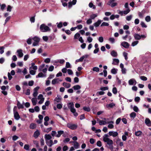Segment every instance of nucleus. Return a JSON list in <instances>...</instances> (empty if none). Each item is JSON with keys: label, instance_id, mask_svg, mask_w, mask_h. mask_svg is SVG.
Listing matches in <instances>:
<instances>
[{"label": "nucleus", "instance_id": "1", "mask_svg": "<svg viewBox=\"0 0 151 151\" xmlns=\"http://www.w3.org/2000/svg\"><path fill=\"white\" fill-rule=\"evenodd\" d=\"M40 29L42 32H45L47 31H50V29L45 24H42L40 27Z\"/></svg>", "mask_w": 151, "mask_h": 151}, {"label": "nucleus", "instance_id": "2", "mask_svg": "<svg viewBox=\"0 0 151 151\" xmlns=\"http://www.w3.org/2000/svg\"><path fill=\"white\" fill-rule=\"evenodd\" d=\"M67 127L73 130L75 129L77 127V125L70 123H68L67 124Z\"/></svg>", "mask_w": 151, "mask_h": 151}, {"label": "nucleus", "instance_id": "3", "mask_svg": "<svg viewBox=\"0 0 151 151\" xmlns=\"http://www.w3.org/2000/svg\"><path fill=\"white\" fill-rule=\"evenodd\" d=\"M68 108L70 109V111L73 110V109H75L74 108V105L73 102H70L67 104Z\"/></svg>", "mask_w": 151, "mask_h": 151}, {"label": "nucleus", "instance_id": "4", "mask_svg": "<svg viewBox=\"0 0 151 151\" xmlns=\"http://www.w3.org/2000/svg\"><path fill=\"white\" fill-rule=\"evenodd\" d=\"M121 45L126 48H128L129 47V45L127 42H123L121 43Z\"/></svg>", "mask_w": 151, "mask_h": 151}, {"label": "nucleus", "instance_id": "5", "mask_svg": "<svg viewBox=\"0 0 151 151\" xmlns=\"http://www.w3.org/2000/svg\"><path fill=\"white\" fill-rule=\"evenodd\" d=\"M130 10L129 9H128L127 10L124 11H119V14H120L121 16H122L123 14H124L125 15H126L130 12Z\"/></svg>", "mask_w": 151, "mask_h": 151}, {"label": "nucleus", "instance_id": "6", "mask_svg": "<svg viewBox=\"0 0 151 151\" xmlns=\"http://www.w3.org/2000/svg\"><path fill=\"white\" fill-rule=\"evenodd\" d=\"M103 140L105 142H106L107 144L109 143V144H111L112 142V140L108 138H105L103 137Z\"/></svg>", "mask_w": 151, "mask_h": 151}, {"label": "nucleus", "instance_id": "7", "mask_svg": "<svg viewBox=\"0 0 151 151\" xmlns=\"http://www.w3.org/2000/svg\"><path fill=\"white\" fill-rule=\"evenodd\" d=\"M145 122L147 126L148 127L151 126V121L149 118H146L145 119Z\"/></svg>", "mask_w": 151, "mask_h": 151}, {"label": "nucleus", "instance_id": "8", "mask_svg": "<svg viewBox=\"0 0 151 151\" xmlns=\"http://www.w3.org/2000/svg\"><path fill=\"white\" fill-rule=\"evenodd\" d=\"M22 50L21 49H19L17 50V52L18 54V56L19 58H21L23 57V54L22 52Z\"/></svg>", "mask_w": 151, "mask_h": 151}, {"label": "nucleus", "instance_id": "9", "mask_svg": "<svg viewBox=\"0 0 151 151\" xmlns=\"http://www.w3.org/2000/svg\"><path fill=\"white\" fill-rule=\"evenodd\" d=\"M14 118L17 120H18L20 118V116L17 111L14 112Z\"/></svg>", "mask_w": 151, "mask_h": 151}, {"label": "nucleus", "instance_id": "10", "mask_svg": "<svg viewBox=\"0 0 151 151\" xmlns=\"http://www.w3.org/2000/svg\"><path fill=\"white\" fill-rule=\"evenodd\" d=\"M134 36L135 40H139L141 38L142 35H140L138 34L135 33L134 34Z\"/></svg>", "mask_w": 151, "mask_h": 151}, {"label": "nucleus", "instance_id": "11", "mask_svg": "<svg viewBox=\"0 0 151 151\" xmlns=\"http://www.w3.org/2000/svg\"><path fill=\"white\" fill-rule=\"evenodd\" d=\"M17 106L19 109H24V106L23 105L21 104L17 100Z\"/></svg>", "mask_w": 151, "mask_h": 151}, {"label": "nucleus", "instance_id": "12", "mask_svg": "<svg viewBox=\"0 0 151 151\" xmlns=\"http://www.w3.org/2000/svg\"><path fill=\"white\" fill-rule=\"evenodd\" d=\"M102 21V20H98L96 22L93 24L94 26L96 27H98Z\"/></svg>", "mask_w": 151, "mask_h": 151}, {"label": "nucleus", "instance_id": "13", "mask_svg": "<svg viewBox=\"0 0 151 151\" xmlns=\"http://www.w3.org/2000/svg\"><path fill=\"white\" fill-rule=\"evenodd\" d=\"M119 63V60L118 59H113V62L112 64L114 65H118Z\"/></svg>", "mask_w": 151, "mask_h": 151}, {"label": "nucleus", "instance_id": "14", "mask_svg": "<svg viewBox=\"0 0 151 151\" xmlns=\"http://www.w3.org/2000/svg\"><path fill=\"white\" fill-rule=\"evenodd\" d=\"M46 144L50 147H51L53 144V142L52 140H50L49 141H46Z\"/></svg>", "mask_w": 151, "mask_h": 151}, {"label": "nucleus", "instance_id": "15", "mask_svg": "<svg viewBox=\"0 0 151 151\" xmlns=\"http://www.w3.org/2000/svg\"><path fill=\"white\" fill-rule=\"evenodd\" d=\"M98 120H99V124L100 125H105L107 123V122L105 121H103V120H101L99 119H98Z\"/></svg>", "mask_w": 151, "mask_h": 151}, {"label": "nucleus", "instance_id": "16", "mask_svg": "<svg viewBox=\"0 0 151 151\" xmlns=\"http://www.w3.org/2000/svg\"><path fill=\"white\" fill-rule=\"evenodd\" d=\"M40 135V132L38 130H37L35 131L34 134V136L35 138H37L38 136Z\"/></svg>", "mask_w": 151, "mask_h": 151}, {"label": "nucleus", "instance_id": "17", "mask_svg": "<svg viewBox=\"0 0 151 151\" xmlns=\"http://www.w3.org/2000/svg\"><path fill=\"white\" fill-rule=\"evenodd\" d=\"M63 85L64 86L67 88H70L71 86L70 84L69 83H67L65 82H63Z\"/></svg>", "mask_w": 151, "mask_h": 151}, {"label": "nucleus", "instance_id": "18", "mask_svg": "<svg viewBox=\"0 0 151 151\" xmlns=\"http://www.w3.org/2000/svg\"><path fill=\"white\" fill-rule=\"evenodd\" d=\"M111 55L114 57H116L117 56V53L114 50H112L111 52Z\"/></svg>", "mask_w": 151, "mask_h": 151}, {"label": "nucleus", "instance_id": "19", "mask_svg": "<svg viewBox=\"0 0 151 151\" xmlns=\"http://www.w3.org/2000/svg\"><path fill=\"white\" fill-rule=\"evenodd\" d=\"M45 137L46 141H47V140L50 139L52 138V137L50 134H45Z\"/></svg>", "mask_w": 151, "mask_h": 151}, {"label": "nucleus", "instance_id": "20", "mask_svg": "<svg viewBox=\"0 0 151 151\" xmlns=\"http://www.w3.org/2000/svg\"><path fill=\"white\" fill-rule=\"evenodd\" d=\"M58 78H55L53 79L52 81V84L53 85H55L56 83H58Z\"/></svg>", "mask_w": 151, "mask_h": 151}, {"label": "nucleus", "instance_id": "21", "mask_svg": "<svg viewBox=\"0 0 151 151\" xmlns=\"http://www.w3.org/2000/svg\"><path fill=\"white\" fill-rule=\"evenodd\" d=\"M134 83H136V81L134 79H130L129 81V83L130 85H133Z\"/></svg>", "mask_w": 151, "mask_h": 151}, {"label": "nucleus", "instance_id": "22", "mask_svg": "<svg viewBox=\"0 0 151 151\" xmlns=\"http://www.w3.org/2000/svg\"><path fill=\"white\" fill-rule=\"evenodd\" d=\"M73 142L74 143V147L76 149H77L79 147V143L76 141H73Z\"/></svg>", "mask_w": 151, "mask_h": 151}, {"label": "nucleus", "instance_id": "23", "mask_svg": "<svg viewBox=\"0 0 151 151\" xmlns=\"http://www.w3.org/2000/svg\"><path fill=\"white\" fill-rule=\"evenodd\" d=\"M81 88V86L78 85H75L73 87V88L74 90H78L80 89Z\"/></svg>", "mask_w": 151, "mask_h": 151}, {"label": "nucleus", "instance_id": "24", "mask_svg": "<svg viewBox=\"0 0 151 151\" xmlns=\"http://www.w3.org/2000/svg\"><path fill=\"white\" fill-rule=\"evenodd\" d=\"M64 131L63 130L58 131V134H57L56 136L57 137H59L60 136L61 134L64 133Z\"/></svg>", "mask_w": 151, "mask_h": 151}, {"label": "nucleus", "instance_id": "25", "mask_svg": "<svg viewBox=\"0 0 151 151\" xmlns=\"http://www.w3.org/2000/svg\"><path fill=\"white\" fill-rule=\"evenodd\" d=\"M117 69L113 68L111 70V73L113 74H115L117 73Z\"/></svg>", "mask_w": 151, "mask_h": 151}, {"label": "nucleus", "instance_id": "26", "mask_svg": "<svg viewBox=\"0 0 151 151\" xmlns=\"http://www.w3.org/2000/svg\"><path fill=\"white\" fill-rule=\"evenodd\" d=\"M32 39L35 41V42L38 43H39V42L40 41V38L36 36H35L34 37H33L32 38Z\"/></svg>", "mask_w": 151, "mask_h": 151}, {"label": "nucleus", "instance_id": "27", "mask_svg": "<svg viewBox=\"0 0 151 151\" xmlns=\"http://www.w3.org/2000/svg\"><path fill=\"white\" fill-rule=\"evenodd\" d=\"M31 100L33 105L34 106L35 105L37 104V99L35 98H33Z\"/></svg>", "mask_w": 151, "mask_h": 151}, {"label": "nucleus", "instance_id": "28", "mask_svg": "<svg viewBox=\"0 0 151 151\" xmlns=\"http://www.w3.org/2000/svg\"><path fill=\"white\" fill-rule=\"evenodd\" d=\"M36 127V124L35 123H31L30 125L29 128L30 129H34Z\"/></svg>", "mask_w": 151, "mask_h": 151}, {"label": "nucleus", "instance_id": "29", "mask_svg": "<svg viewBox=\"0 0 151 151\" xmlns=\"http://www.w3.org/2000/svg\"><path fill=\"white\" fill-rule=\"evenodd\" d=\"M135 134L136 136H141L142 135V132L140 131H138L135 132Z\"/></svg>", "mask_w": 151, "mask_h": 151}, {"label": "nucleus", "instance_id": "30", "mask_svg": "<svg viewBox=\"0 0 151 151\" xmlns=\"http://www.w3.org/2000/svg\"><path fill=\"white\" fill-rule=\"evenodd\" d=\"M83 109L84 111L87 112H89L91 110V109L89 107L84 106L83 107Z\"/></svg>", "mask_w": 151, "mask_h": 151}, {"label": "nucleus", "instance_id": "31", "mask_svg": "<svg viewBox=\"0 0 151 151\" xmlns=\"http://www.w3.org/2000/svg\"><path fill=\"white\" fill-rule=\"evenodd\" d=\"M80 35L78 32L74 36V39H78L80 37Z\"/></svg>", "mask_w": 151, "mask_h": 151}, {"label": "nucleus", "instance_id": "32", "mask_svg": "<svg viewBox=\"0 0 151 151\" xmlns=\"http://www.w3.org/2000/svg\"><path fill=\"white\" fill-rule=\"evenodd\" d=\"M13 8V7L9 5L7 6V11L9 12H11L12 11V9Z\"/></svg>", "mask_w": 151, "mask_h": 151}, {"label": "nucleus", "instance_id": "33", "mask_svg": "<svg viewBox=\"0 0 151 151\" xmlns=\"http://www.w3.org/2000/svg\"><path fill=\"white\" fill-rule=\"evenodd\" d=\"M45 66V64H44L40 65L38 68L39 71L40 72L42 71V69Z\"/></svg>", "mask_w": 151, "mask_h": 151}, {"label": "nucleus", "instance_id": "34", "mask_svg": "<svg viewBox=\"0 0 151 151\" xmlns=\"http://www.w3.org/2000/svg\"><path fill=\"white\" fill-rule=\"evenodd\" d=\"M105 93V92L103 91H101L98 92L96 93V95L98 96L99 95H104Z\"/></svg>", "mask_w": 151, "mask_h": 151}, {"label": "nucleus", "instance_id": "35", "mask_svg": "<svg viewBox=\"0 0 151 151\" xmlns=\"http://www.w3.org/2000/svg\"><path fill=\"white\" fill-rule=\"evenodd\" d=\"M73 114L75 116H78V114L76 112V109H73V110L71 111Z\"/></svg>", "mask_w": 151, "mask_h": 151}, {"label": "nucleus", "instance_id": "36", "mask_svg": "<svg viewBox=\"0 0 151 151\" xmlns=\"http://www.w3.org/2000/svg\"><path fill=\"white\" fill-rule=\"evenodd\" d=\"M112 91L113 93L114 94H116L117 92L116 88L115 87L113 88Z\"/></svg>", "mask_w": 151, "mask_h": 151}, {"label": "nucleus", "instance_id": "37", "mask_svg": "<svg viewBox=\"0 0 151 151\" xmlns=\"http://www.w3.org/2000/svg\"><path fill=\"white\" fill-rule=\"evenodd\" d=\"M109 89V87L108 86L105 87H101L100 88V89L102 91H104L108 90Z\"/></svg>", "mask_w": 151, "mask_h": 151}, {"label": "nucleus", "instance_id": "38", "mask_svg": "<svg viewBox=\"0 0 151 151\" xmlns=\"http://www.w3.org/2000/svg\"><path fill=\"white\" fill-rule=\"evenodd\" d=\"M56 24H57V27L58 28H60L63 27V23L62 22H60L59 23L57 22Z\"/></svg>", "mask_w": 151, "mask_h": 151}, {"label": "nucleus", "instance_id": "39", "mask_svg": "<svg viewBox=\"0 0 151 151\" xmlns=\"http://www.w3.org/2000/svg\"><path fill=\"white\" fill-rule=\"evenodd\" d=\"M4 47L3 46H0V53L1 54H3L4 52Z\"/></svg>", "mask_w": 151, "mask_h": 151}, {"label": "nucleus", "instance_id": "40", "mask_svg": "<svg viewBox=\"0 0 151 151\" xmlns=\"http://www.w3.org/2000/svg\"><path fill=\"white\" fill-rule=\"evenodd\" d=\"M127 55V53L126 52H123V55L124 57L125 60H127L128 59Z\"/></svg>", "mask_w": 151, "mask_h": 151}, {"label": "nucleus", "instance_id": "41", "mask_svg": "<svg viewBox=\"0 0 151 151\" xmlns=\"http://www.w3.org/2000/svg\"><path fill=\"white\" fill-rule=\"evenodd\" d=\"M43 74L42 72L40 73L37 75L36 76V78L43 77Z\"/></svg>", "mask_w": 151, "mask_h": 151}, {"label": "nucleus", "instance_id": "42", "mask_svg": "<svg viewBox=\"0 0 151 151\" xmlns=\"http://www.w3.org/2000/svg\"><path fill=\"white\" fill-rule=\"evenodd\" d=\"M130 117L134 118L136 116V114L134 112H132L130 114Z\"/></svg>", "mask_w": 151, "mask_h": 151}, {"label": "nucleus", "instance_id": "43", "mask_svg": "<svg viewBox=\"0 0 151 151\" xmlns=\"http://www.w3.org/2000/svg\"><path fill=\"white\" fill-rule=\"evenodd\" d=\"M35 15L34 16H33L32 17H31L30 18V21L32 22H35Z\"/></svg>", "mask_w": 151, "mask_h": 151}, {"label": "nucleus", "instance_id": "44", "mask_svg": "<svg viewBox=\"0 0 151 151\" xmlns=\"http://www.w3.org/2000/svg\"><path fill=\"white\" fill-rule=\"evenodd\" d=\"M65 68H71V66L70 64L68 62L66 63Z\"/></svg>", "mask_w": 151, "mask_h": 151}, {"label": "nucleus", "instance_id": "45", "mask_svg": "<svg viewBox=\"0 0 151 151\" xmlns=\"http://www.w3.org/2000/svg\"><path fill=\"white\" fill-rule=\"evenodd\" d=\"M109 25V24L108 23L106 22H103L101 25V26L102 27L103 26H108Z\"/></svg>", "mask_w": 151, "mask_h": 151}, {"label": "nucleus", "instance_id": "46", "mask_svg": "<svg viewBox=\"0 0 151 151\" xmlns=\"http://www.w3.org/2000/svg\"><path fill=\"white\" fill-rule=\"evenodd\" d=\"M93 71H96V72H98L99 71V69L98 67H94L93 68Z\"/></svg>", "mask_w": 151, "mask_h": 151}, {"label": "nucleus", "instance_id": "47", "mask_svg": "<svg viewBox=\"0 0 151 151\" xmlns=\"http://www.w3.org/2000/svg\"><path fill=\"white\" fill-rule=\"evenodd\" d=\"M113 141H112V143L111 144H109V143H108V145L109 146V148L111 150H113Z\"/></svg>", "mask_w": 151, "mask_h": 151}, {"label": "nucleus", "instance_id": "48", "mask_svg": "<svg viewBox=\"0 0 151 151\" xmlns=\"http://www.w3.org/2000/svg\"><path fill=\"white\" fill-rule=\"evenodd\" d=\"M40 110V108L38 106H36L34 107V110L37 112H39Z\"/></svg>", "mask_w": 151, "mask_h": 151}, {"label": "nucleus", "instance_id": "49", "mask_svg": "<svg viewBox=\"0 0 151 151\" xmlns=\"http://www.w3.org/2000/svg\"><path fill=\"white\" fill-rule=\"evenodd\" d=\"M97 15L95 14H93L90 16V17L91 19H94L95 17H97Z\"/></svg>", "mask_w": 151, "mask_h": 151}, {"label": "nucleus", "instance_id": "50", "mask_svg": "<svg viewBox=\"0 0 151 151\" xmlns=\"http://www.w3.org/2000/svg\"><path fill=\"white\" fill-rule=\"evenodd\" d=\"M34 143L36 145V147L37 148H39V145L38 142L36 140L34 141Z\"/></svg>", "mask_w": 151, "mask_h": 151}, {"label": "nucleus", "instance_id": "51", "mask_svg": "<svg viewBox=\"0 0 151 151\" xmlns=\"http://www.w3.org/2000/svg\"><path fill=\"white\" fill-rule=\"evenodd\" d=\"M54 69V66L53 65H51L49 68L48 70L50 71H52Z\"/></svg>", "mask_w": 151, "mask_h": 151}, {"label": "nucleus", "instance_id": "52", "mask_svg": "<svg viewBox=\"0 0 151 151\" xmlns=\"http://www.w3.org/2000/svg\"><path fill=\"white\" fill-rule=\"evenodd\" d=\"M145 20L147 22H149L151 20L150 17V16H147L145 19Z\"/></svg>", "mask_w": 151, "mask_h": 151}, {"label": "nucleus", "instance_id": "53", "mask_svg": "<svg viewBox=\"0 0 151 151\" xmlns=\"http://www.w3.org/2000/svg\"><path fill=\"white\" fill-rule=\"evenodd\" d=\"M140 100V98L139 97H136L134 99V101L136 102H138Z\"/></svg>", "mask_w": 151, "mask_h": 151}, {"label": "nucleus", "instance_id": "54", "mask_svg": "<svg viewBox=\"0 0 151 151\" xmlns=\"http://www.w3.org/2000/svg\"><path fill=\"white\" fill-rule=\"evenodd\" d=\"M61 99L59 97H56L54 100V101H56L57 102H60L61 101Z\"/></svg>", "mask_w": 151, "mask_h": 151}, {"label": "nucleus", "instance_id": "55", "mask_svg": "<svg viewBox=\"0 0 151 151\" xmlns=\"http://www.w3.org/2000/svg\"><path fill=\"white\" fill-rule=\"evenodd\" d=\"M133 109L134 111L136 112H137L139 111L138 108L135 106H134Z\"/></svg>", "mask_w": 151, "mask_h": 151}, {"label": "nucleus", "instance_id": "56", "mask_svg": "<svg viewBox=\"0 0 151 151\" xmlns=\"http://www.w3.org/2000/svg\"><path fill=\"white\" fill-rule=\"evenodd\" d=\"M34 82L33 81H29L28 85L30 86H32L34 84Z\"/></svg>", "mask_w": 151, "mask_h": 151}, {"label": "nucleus", "instance_id": "57", "mask_svg": "<svg viewBox=\"0 0 151 151\" xmlns=\"http://www.w3.org/2000/svg\"><path fill=\"white\" fill-rule=\"evenodd\" d=\"M138 41H136L133 42L132 43V46H134L135 45H137V43H138Z\"/></svg>", "mask_w": 151, "mask_h": 151}, {"label": "nucleus", "instance_id": "58", "mask_svg": "<svg viewBox=\"0 0 151 151\" xmlns=\"http://www.w3.org/2000/svg\"><path fill=\"white\" fill-rule=\"evenodd\" d=\"M24 149L26 150H29V146L28 145H25L24 146Z\"/></svg>", "mask_w": 151, "mask_h": 151}, {"label": "nucleus", "instance_id": "59", "mask_svg": "<svg viewBox=\"0 0 151 151\" xmlns=\"http://www.w3.org/2000/svg\"><path fill=\"white\" fill-rule=\"evenodd\" d=\"M50 61V58H48L45 59L44 60V62L46 63H49Z\"/></svg>", "mask_w": 151, "mask_h": 151}, {"label": "nucleus", "instance_id": "60", "mask_svg": "<svg viewBox=\"0 0 151 151\" xmlns=\"http://www.w3.org/2000/svg\"><path fill=\"white\" fill-rule=\"evenodd\" d=\"M68 73L69 75H71L73 74V72L72 70L70 69H68L67 70Z\"/></svg>", "mask_w": 151, "mask_h": 151}, {"label": "nucleus", "instance_id": "61", "mask_svg": "<svg viewBox=\"0 0 151 151\" xmlns=\"http://www.w3.org/2000/svg\"><path fill=\"white\" fill-rule=\"evenodd\" d=\"M118 135V133L116 132H113L112 135L113 137H116Z\"/></svg>", "mask_w": 151, "mask_h": 151}, {"label": "nucleus", "instance_id": "62", "mask_svg": "<svg viewBox=\"0 0 151 151\" xmlns=\"http://www.w3.org/2000/svg\"><path fill=\"white\" fill-rule=\"evenodd\" d=\"M91 19H88L86 21V23L88 24H89L92 23V20Z\"/></svg>", "mask_w": 151, "mask_h": 151}, {"label": "nucleus", "instance_id": "63", "mask_svg": "<svg viewBox=\"0 0 151 151\" xmlns=\"http://www.w3.org/2000/svg\"><path fill=\"white\" fill-rule=\"evenodd\" d=\"M109 40L112 43H114L115 42V40L114 38L110 37L109 38Z\"/></svg>", "mask_w": 151, "mask_h": 151}, {"label": "nucleus", "instance_id": "64", "mask_svg": "<svg viewBox=\"0 0 151 151\" xmlns=\"http://www.w3.org/2000/svg\"><path fill=\"white\" fill-rule=\"evenodd\" d=\"M99 147H100L101 146V142L100 141H97L96 144Z\"/></svg>", "mask_w": 151, "mask_h": 151}]
</instances>
